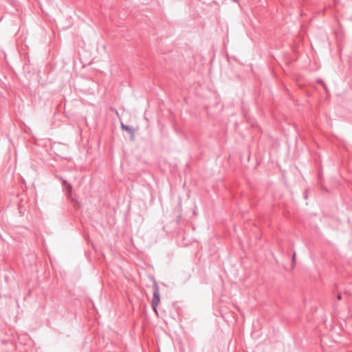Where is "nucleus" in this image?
Masks as SVG:
<instances>
[{"label":"nucleus","mask_w":352,"mask_h":352,"mask_svg":"<svg viewBox=\"0 0 352 352\" xmlns=\"http://www.w3.org/2000/svg\"><path fill=\"white\" fill-rule=\"evenodd\" d=\"M67 184H69L65 179H63L62 184L64 187L67 185Z\"/></svg>","instance_id":"20e7f679"},{"label":"nucleus","mask_w":352,"mask_h":352,"mask_svg":"<svg viewBox=\"0 0 352 352\" xmlns=\"http://www.w3.org/2000/svg\"><path fill=\"white\" fill-rule=\"evenodd\" d=\"M64 188L66 191L67 196L70 198L72 196V186L70 184H67Z\"/></svg>","instance_id":"f03ea898"},{"label":"nucleus","mask_w":352,"mask_h":352,"mask_svg":"<svg viewBox=\"0 0 352 352\" xmlns=\"http://www.w3.org/2000/svg\"><path fill=\"white\" fill-rule=\"evenodd\" d=\"M295 256H296V254L294 253V255H293V261L294 260Z\"/></svg>","instance_id":"0eeeda50"},{"label":"nucleus","mask_w":352,"mask_h":352,"mask_svg":"<svg viewBox=\"0 0 352 352\" xmlns=\"http://www.w3.org/2000/svg\"><path fill=\"white\" fill-rule=\"evenodd\" d=\"M153 297L152 300V307L155 313H157V307L160 302V294L158 287L155 285L153 289Z\"/></svg>","instance_id":"f257e3e1"},{"label":"nucleus","mask_w":352,"mask_h":352,"mask_svg":"<svg viewBox=\"0 0 352 352\" xmlns=\"http://www.w3.org/2000/svg\"><path fill=\"white\" fill-rule=\"evenodd\" d=\"M56 178H58V179L59 180H60L61 182H63V179H63L61 176H60V175H56Z\"/></svg>","instance_id":"39448f33"},{"label":"nucleus","mask_w":352,"mask_h":352,"mask_svg":"<svg viewBox=\"0 0 352 352\" xmlns=\"http://www.w3.org/2000/svg\"><path fill=\"white\" fill-rule=\"evenodd\" d=\"M121 127L122 129L128 131V132H131L132 131V127L130 126H128V125H125L124 124H121Z\"/></svg>","instance_id":"7ed1b4c3"},{"label":"nucleus","mask_w":352,"mask_h":352,"mask_svg":"<svg viewBox=\"0 0 352 352\" xmlns=\"http://www.w3.org/2000/svg\"><path fill=\"white\" fill-rule=\"evenodd\" d=\"M337 299H338V300H341V299H342V296H341V294H338V295L337 296Z\"/></svg>","instance_id":"423d86ee"}]
</instances>
